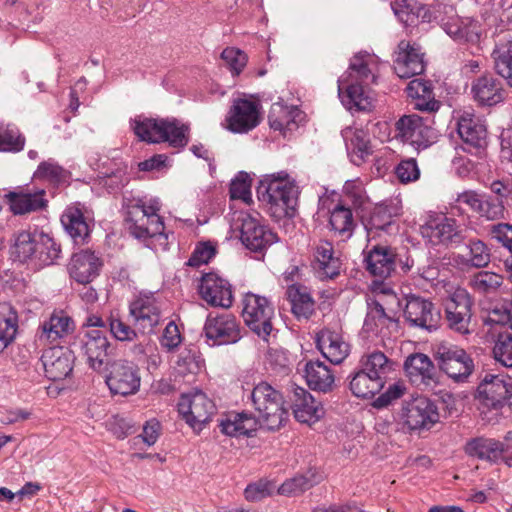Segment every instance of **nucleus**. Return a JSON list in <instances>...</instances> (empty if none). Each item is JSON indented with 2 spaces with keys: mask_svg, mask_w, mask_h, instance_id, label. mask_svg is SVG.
Returning a JSON list of instances; mask_svg holds the SVG:
<instances>
[{
  "mask_svg": "<svg viewBox=\"0 0 512 512\" xmlns=\"http://www.w3.org/2000/svg\"><path fill=\"white\" fill-rule=\"evenodd\" d=\"M505 207L501 199H494L490 196H483L482 204L478 215L487 220L504 218Z\"/></svg>",
  "mask_w": 512,
  "mask_h": 512,
  "instance_id": "60",
  "label": "nucleus"
},
{
  "mask_svg": "<svg viewBox=\"0 0 512 512\" xmlns=\"http://www.w3.org/2000/svg\"><path fill=\"white\" fill-rule=\"evenodd\" d=\"M102 262L90 250H81L74 253L68 266L71 278L80 284H89L99 274Z\"/></svg>",
  "mask_w": 512,
  "mask_h": 512,
  "instance_id": "28",
  "label": "nucleus"
},
{
  "mask_svg": "<svg viewBox=\"0 0 512 512\" xmlns=\"http://www.w3.org/2000/svg\"><path fill=\"white\" fill-rule=\"evenodd\" d=\"M135 135L148 143L168 142L174 148H184L188 142V126L177 119H154L138 116L131 121Z\"/></svg>",
  "mask_w": 512,
  "mask_h": 512,
  "instance_id": "3",
  "label": "nucleus"
},
{
  "mask_svg": "<svg viewBox=\"0 0 512 512\" xmlns=\"http://www.w3.org/2000/svg\"><path fill=\"white\" fill-rule=\"evenodd\" d=\"M376 68L377 63L374 55L367 52H359L351 58L347 75L339 80H344L345 83L370 85L376 80Z\"/></svg>",
  "mask_w": 512,
  "mask_h": 512,
  "instance_id": "31",
  "label": "nucleus"
},
{
  "mask_svg": "<svg viewBox=\"0 0 512 512\" xmlns=\"http://www.w3.org/2000/svg\"><path fill=\"white\" fill-rule=\"evenodd\" d=\"M316 342L322 355L333 364H340L349 355V344L341 334L330 329L320 331Z\"/></svg>",
  "mask_w": 512,
  "mask_h": 512,
  "instance_id": "33",
  "label": "nucleus"
},
{
  "mask_svg": "<svg viewBox=\"0 0 512 512\" xmlns=\"http://www.w3.org/2000/svg\"><path fill=\"white\" fill-rule=\"evenodd\" d=\"M311 266L320 279H333L340 274L341 260L335 255L333 244L327 240L311 244Z\"/></svg>",
  "mask_w": 512,
  "mask_h": 512,
  "instance_id": "21",
  "label": "nucleus"
},
{
  "mask_svg": "<svg viewBox=\"0 0 512 512\" xmlns=\"http://www.w3.org/2000/svg\"><path fill=\"white\" fill-rule=\"evenodd\" d=\"M74 329L73 320L64 313H54L42 324L39 334L40 340L56 342L68 335Z\"/></svg>",
  "mask_w": 512,
  "mask_h": 512,
  "instance_id": "46",
  "label": "nucleus"
},
{
  "mask_svg": "<svg viewBox=\"0 0 512 512\" xmlns=\"http://www.w3.org/2000/svg\"><path fill=\"white\" fill-rule=\"evenodd\" d=\"M25 138L14 126L0 124V150L19 152L24 148Z\"/></svg>",
  "mask_w": 512,
  "mask_h": 512,
  "instance_id": "58",
  "label": "nucleus"
},
{
  "mask_svg": "<svg viewBox=\"0 0 512 512\" xmlns=\"http://www.w3.org/2000/svg\"><path fill=\"white\" fill-rule=\"evenodd\" d=\"M421 233L433 244H460L464 239L455 221L448 218L427 223L421 228Z\"/></svg>",
  "mask_w": 512,
  "mask_h": 512,
  "instance_id": "36",
  "label": "nucleus"
},
{
  "mask_svg": "<svg viewBox=\"0 0 512 512\" xmlns=\"http://www.w3.org/2000/svg\"><path fill=\"white\" fill-rule=\"evenodd\" d=\"M432 122L431 117L424 118L417 114L404 115L396 122L397 137L417 150L425 149L437 138V132L431 126Z\"/></svg>",
  "mask_w": 512,
  "mask_h": 512,
  "instance_id": "8",
  "label": "nucleus"
},
{
  "mask_svg": "<svg viewBox=\"0 0 512 512\" xmlns=\"http://www.w3.org/2000/svg\"><path fill=\"white\" fill-rule=\"evenodd\" d=\"M130 315L142 333L150 334L160 322V306L153 295H141L131 303Z\"/></svg>",
  "mask_w": 512,
  "mask_h": 512,
  "instance_id": "25",
  "label": "nucleus"
},
{
  "mask_svg": "<svg viewBox=\"0 0 512 512\" xmlns=\"http://www.w3.org/2000/svg\"><path fill=\"white\" fill-rule=\"evenodd\" d=\"M221 58L234 75H239L247 62V56L239 49L228 47L221 53Z\"/></svg>",
  "mask_w": 512,
  "mask_h": 512,
  "instance_id": "63",
  "label": "nucleus"
},
{
  "mask_svg": "<svg viewBox=\"0 0 512 512\" xmlns=\"http://www.w3.org/2000/svg\"><path fill=\"white\" fill-rule=\"evenodd\" d=\"M435 358L439 368L455 381H465L474 370V362L461 347L449 343L437 346Z\"/></svg>",
  "mask_w": 512,
  "mask_h": 512,
  "instance_id": "11",
  "label": "nucleus"
},
{
  "mask_svg": "<svg viewBox=\"0 0 512 512\" xmlns=\"http://www.w3.org/2000/svg\"><path fill=\"white\" fill-rule=\"evenodd\" d=\"M105 371H108L106 384L111 393L127 396L138 392L141 377L135 363L125 359L114 360L108 363Z\"/></svg>",
  "mask_w": 512,
  "mask_h": 512,
  "instance_id": "13",
  "label": "nucleus"
},
{
  "mask_svg": "<svg viewBox=\"0 0 512 512\" xmlns=\"http://www.w3.org/2000/svg\"><path fill=\"white\" fill-rule=\"evenodd\" d=\"M492 57L496 72L512 87V41L507 45L496 48Z\"/></svg>",
  "mask_w": 512,
  "mask_h": 512,
  "instance_id": "56",
  "label": "nucleus"
},
{
  "mask_svg": "<svg viewBox=\"0 0 512 512\" xmlns=\"http://www.w3.org/2000/svg\"><path fill=\"white\" fill-rule=\"evenodd\" d=\"M161 204L157 198L124 196L125 223L131 236L147 240L163 234L164 222L159 216Z\"/></svg>",
  "mask_w": 512,
  "mask_h": 512,
  "instance_id": "2",
  "label": "nucleus"
},
{
  "mask_svg": "<svg viewBox=\"0 0 512 512\" xmlns=\"http://www.w3.org/2000/svg\"><path fill=\"white\" fill-rule=\"evenodd\" d=\"M73 345L86 358L88 366L93 371L102 373L106 370L110 343L105 330H80Z\"/></svg>",
  "mask_w": 512,
  "mask_h": 512,
  "instance_id": "5",
  "label": "nucleus"
},
{
  "mask_svg": "<svg viewBox=\"0 0 512 512\" xmlns=\"http://www.w3.org/2000/svg\"><path fill=\"white\" fill-rule=\"evenodd\" d=\"M242 317L254 333L266 338L272 331L274 307L266 297L248 292L243 298Z\"/></svg>",
  "mask_w": 512,
  "mask_h": 512,
  "instance_id": "7",
  "label": "nucleus"
},
{
  "mask_svg": "<svg viewBox=\"0 0 512 512\" xmlns=\"http://www.w3.org/2000/svg\"><path fill=\"white\" fill-rule=\"evenodd\" d=\"M478 398L483 407L499 411L510 405L512 392L503 376L486 373L477 388Z\"/></svg>",
  "mask_w": 512,
  "mask_h": 512,
  "instance_id": "19",
  "label": "nucleus"
},
{
  "mask_svg": "<svg viewBox=\"0 0 512 512\" xmlns=\"http://www.w3.org/2000/svg\"><path fill=\"white\" fill-rule=\"evenodd\" d=\"M393 63L395 73L403 79L420 75L425 70L423 54L406 40L399 42Z\"/></svg>",
  "mask_w": 512,
  "mask_h": 512,
  "instance_id": "24",
  "label": "nucleus"
},
{
  "mask_svg": "<svg viewBox=\"0 0 512 512\" xmlns=\"http://www.w3.org/2000/svg\"><path fill=\"white\" fill-rule=\"evenodd\" d=\"M360 368L384 384L387 375L393 370V362L384 353L374 351L361 357Z\"/></svg>",
  "mask_w": 512,
  "mask_h": 512,
  "instance_id": "49",
  "label": "nucleus"
},
{
  "mask_svg": "<svg viewBox=\"0 0 512 512\" xmlns=\"http://www.w3.org/2000/svg\"><path fill=\"white\" fill-rule=\"evenodd\" d=\"M436 23L443 31L458 43L477 42L479 34L477 24L470 18H462L451 5L438 4Z\"/></svg>",
  "mask_w": 512,
  "mask_h": 512,
  "instance_id": "10",
  "label": "nucleus"
},
{
  "mask_svg": "<svg viewBox=\"0 0 512 512\" xmlns=\"http://www.w3.org/2000/svg\"><path fill=\"white\" fill-rule=\"evenodd\" d=\"M496 361L505 367H512V334H499L493 347Z\"/></svg>",
  "mask_w": 512,
  "mask_h": 512,
  "instance_id": "59",
  "label": "nucleus"
},
{
  "mask_svg": "<svg viewBox=\"0 0 512 512\" xmlns=\"http://www.w3.org/2000/svg\"><path fill=\"white\" fill-rule=\"evenodd\" d=\"M126 169L127 166L121 161L113 162L112 168L103 167L100 171L103 185L113 192L119 190L126 181Z\"/></svg>",
  "mask_w": 512,
  "mask_h": 512,
  "instance_id": "57",
  "label": "nucleus"
},
{
  "mask_svg": "<svg viewBox=\"0 0 512 512\" xmlns=\"http://www.w3.org/2000/svg\"><path fill=\"white\" fill-rule=\"evenodd\" d=\"M305 378L307 385L315 391L328 392L334 385V375L323 362L309 361L305 364Z\"/></svg>",
  "mask_w": 512,
  "mask_h": 512,
  "instance_id": "43",
  "label": "nucleus"
},
{
  "mask_svg": "<svg viewBox=\"0 0 512 512\" xmlns=\"http://www.w3.org/2000/svg\"><path fill=\"white\" fill-rule=\"evenodd\" d=\"M401 214V207L397 203H382L376 205L369 214V217L363 222L368 233L378 234L383 231L392 233L397 231L396 219Z\"/></svg>",
  "mask_w": 512,
  "mask_h": 512,
  "instance_id": "27",
  "label": "nucleus"
},
{
  "mask_svg": "<svg viewBox=\"0 0 512 512\" xmlns=\"http://www.w3.org/2000/svg\"><path fill=\"white\" fill-rule=\"evenodd\" d=\"M240 221V240L251 252H263L272 244L277 242V235L261 220L248 213H242Z\"/></svg>",
  "mask_w": 512,
  "mask_h": 512,
  "instance_id": "15",
  "label": "nucleus"
},
{
  "mask_svg": "<svg viewBox=\"0 0 512 512\" xmlns=\"http://www.w3.org/2000/svg\"><path fill=\"white\" fill-rule=\"evenodd\" d=\"M366 270L374 277L387 279L396 273V249L388 245H374L365 256Z\"/></svg>",
  "mask_w": 512,
  "mask_h": 512,
  "instance_id": "23",
  "label": "nucleus"
},
{
  "mask_svg": "<svg viewBox=\"0 0 512 512\" xmlns=\"http://www.w3.org/2000/svg\"><path fill=\"white\" fill-rule=\"evenodd\" d=\"M403 314L411 327H417L429 332L437 329L439 311L434 304L419 295H404Z\"/></svg>",
  "mask_w": 512,
  "mask_h": 512,
  "instance_id": "17",
  "label": "nucleus"
},
{
  "mask_svg": "<svg viewBox=\"0 0 512 512\" xmlns=\"http://www.w3.org/2000/svg\"><path fill=\"white\" fill-rule=\"evenodd\" d=\"M204 334L211 345L234 344L241 339L240 323L236 317L230 313H221L208 315L204 328Z\"/></svg>",
  "mask_w": 512,
  "mask_h": 512,
  "instance_id": "16",
  "label": "nucleus"
},
{
  "mask_svg": "<svg viewBox=\"0 0 512 512\" xmlns=\"http://www.w3.org/2000/svg\"><path fill=\"white\" fill-rule=\"evenodd\" d=\"M257 195L275 220L294 217L299 189L295 182L289 179L286 172L281 171L261 180L257 188Z\"/></svg>",
  "mask_w": 512,
  "mask_h": 512,
  "instance_id": "1",
  "label": "nucleus"
},
{
  "mask_svg": "<svg viewBox=\"0 0 512 512\" xmlns=\"http://www.w3.org/2000/svg\"><path fill=\"white\" fill-rule=\"evenodd\" d=\"M401 423L408 431L429 430L439 420V413L433 401L418 396L404 402L399 413Z\"/></svg>",
  "mask_w": 512,
  "mask_h": 512,
  "instance_id": "9",
  "label": "nucleus"
},
{
  "mask_svg": "<svg viewBox=\"0 0 512 512\" xmlns=\"http://www.w3.org/2000/svg\"><path fill=\"white\" fill-rule=\"evenodd\" d=\"M61 223L75 244H84L89 237V225L79 208H66L61 216Z\"/></svg>",
  "mask_w": 512,
  "mask_h": 512,
  "instance_id": "44",
  "label": "nucleus"
},
{
  "mask_svg": "<svg viewBox=\"0 0 512 512\" xmlns=\"http://www.w3.org/2000/svg\"><path fill=\"white\" fill-rule=\"evenodd\" d=\"M486 325H508L512 329V304H502L489 311L484 320Z\"/></svg>",
  "mask_w": 512,
  "mask_h": 512,
  "instance_id": "62",
  "label": "nucleus"
},
{
  "mask_svg": "<svg viewBox=\"0 0 512 512\" xmlns=\"http://www.w3.org/2000/svg\"><path fill=\"white\" fill-rule=\"evenodd\" d=\"M507 449L502 442L483 437L470 440L465 447L468 455L494 463L503 460V451Z\"/></svg>",
  "mask_w": 512,
  "mask_h": 512,
  "instance_id": "41",
  "label": "nucleus"
},
{
  "mask_svg": "<svg viewBox=\"0 0 512 512\" xmlns=\"http://www.w3.org/2000/svg\"><path fill=\"white\" fill-rule=\"evenodd\" d=\"M178 411L193 430L201 431L211 420L216 406L204 392L195 390L181 396Z\"/></svg>",
  "mask_w": 512,
  "mask_h": 512,
  "instance_id": "12",
  "label": "nucleus"
},
{
  "mask_svg": "<svg viewBox=\"0 0 512 512\" xmlns=\"http://www.w3.org/2000/svg\"><path fill=\"white\" fill-rule=\"evenodd\" d=\"M260 105L250 99H236L227 117V128L234 133H246L260 123Z\"/></svg>",
  "mask_w": 512,
  "mask_h": 512,
  "instance_id": "20",
  "label": "nucleus"
},
{
  "mask_svg": "<svg viewBox=\"0 0 512 512\" xmlns=\"http://www.w3.org/2000/svg\"><path fill=\"white\" fill-rule=\"evenodd\" d=\"M316 474L311 470L305 474L296 475L286 480L278 488V493L285 496H295L303 493L318 483Z\"/></svg>",
  "mask_w": 512,
  "mask_h": 512,
  "instance_id": "53",
  "label": "nucleus"
},
{
  "mask_svg": "<svg viewBox=\"0 0 512 512\" xmlns=\"http://www.w3.org/2000/svg\"><path fill=\"white\" fill-rule=\"evenodd\" d=\"M343 136L351 162L360 166L373 153L369 134L362 129L348 128Z\"/></svg>",
  "mask_w": 512,
  "mask_h": 512,
  "instance_id": "39",
  "label": "nucleus"
},
{
  "mask_svg": "<svg viewBox=\"0 0 512 512\" xmlns=\"http://www.w3.org/2000/svg\"><path fill=\"white\" fill-rule=\"evenodd\" d=\"M199 292L203 300L212 306L228 308L232 305L233 294L230 283L214 273L201 279Z\"/></svg>",
  "mask_w": 512,
  "mask_h": 512,
  "instance_id": "26",
  "label": "nucleus"
},
{
  "mask_svg": "<svg viewBox=\"0 0 512 512\" xmlns=\"http://www.w3.org/2000/svg\"><path fill=\"white\" fill-rule=\"evenodd\" d=\"M457 258L459 263L466 267L484 268L491 261V253L482 240L474 238L464 244L463 251Z\"/></svg>",
  "mask_w": 512,
  "mask_h": 512,
  "instance_id": "42",
  "label": "nucleus"
},
{
  "mask_svg": "<svg viewBox=\"0 0 512 512\" xmlns=\"http://www.w3.org/2000/svg\"><path fill=\"white\" fill-rule=\"evenodd\" d=\"M302 112L294 106H286L281 103H274L271 106L268 120L272 129L278 131H292L297 127L298 119Z\"/></svg>",
  "mask_w": 512,
  "mask_h": 512,
  "instance_id": "45",
  "label": "nucleus"
},
{
  "mask_svg": "<svg viewBox=\"0 0 512 512\" xmlns=\"http://www.w3.org/2000/svg\"><path fill=\"white\" fill-rule=\"evenodd\" d=\"M404 370L410 381L417 385L429 386L435 382L436 368L426 354H410L405 359Z\"/></svg>",
  "mask_w": 512,
  "mask_h": 512,
  "instance_id": "34",
  "label": "nucleus"
},
{
  "mask_svg": "<svg viewBox=\"0 0 512 512\" xmlns=\"http://www.w3.org/2000/svg\"><path fill=\"white\" fill-rule=\"evenodd\" d=\"M329 223L335 232L346 237L352 235L355 227L351 209L342 204L336 205L331 211Z\"/></svg>",
  "mask_w": 512,
  "mask_h": 512,
  "instance_id": "54",
  "label": "nucleus"
},
{
  "mask_svg": "<svg viewBox=\"0 0 512 512\" xmlns=\"http://www.w3.org/2000/svg\"><path fill=\"white\" fill-rule=\"evenodd\" d=\"M40 232L21 230L13 234L10 253L14 260L25 263L36 258Z\"/></svg>",
  "mask_w": 512,
  "mask_h": 512,
  "instance_id": "40",
  "label": "nucleus"
},
{
  "mask_svg": "<svg viewBox=\"0 0 512 512\" xmlns=\"http://www.w3.org/2000/svg\"><path fill=\"white\" fill-rule=\"evenodd\" d=\"M17 314L11 307L0 309V353L3 352L15 339L17 332Z\"/></svg>",
  "mask_w": 512,
  "mask_h": 512,
  "instance_id": "51",
  "label": "nucleus"
},
{
  "mask_svg": "<svg viewBox=\"0 0 512 512\" xmlns=\"http://www.w3.org/2000/svg\"><path fill=\"white\" fill-rule=\"evenodd\" d=\"M33 177L36 180L48 182L53 186H59L68 182L70 172L56 160L49 158L38 165Z\"/></svg>",
  "mask_w": 512,
  "mask_h": 512,
  "instance_id": "50",
  "label": "nucleus"
},
{
  "mask_svg": "<svg viewBox=\"0 0 512 512\" xmlns=\"http://www.w3.org/2000/svg\"><path fill=\"white\" fill-rule=\"evenodd\" d=\"M457 132L463 141L464 152L481 157L487 147V130L472 113L464 112L457 119Z\"/></svg>",
  "mask_w": 512,
  "mask_h": 512,
  "instance_id": "18",
  "label": "nucleus"
},
{
  "mask_svg": "<svg viewBox=\"0 0 512 512\" xmlns=\"http://www.w3.org/2000/svg\"><path fill=\"white\" fill-rule=\"evenodd\" d=\"M232 199H240L244 202L251 200L250 179L247 173L240 172L234 180H232L229 189Z\"/></svg>",
  "mask_w": 512,
  "mask_h": 512,
  "instance_id": "61",
  "label": "nucleus"
},
{
  "mask_svg": "<svg viewBox=\"0 0 512 512\" xmlns=\"http://www.w3.org/2000/svg\"><path fill=\"white\" fill-rule=\"evenodd\" d=\"M35 260L43 266L52 265L60 258V245L48 234L40 232Z\"/></svg>",
  "mask_w": 512,
  "mask_h": 512,
  "instance_id": "52",
  "label": "nucleus"
},
{
  "mask_svg": "<svg viewBox=\"0 0 512 512\" xmlns=\"http://www.w3.org/2000/svg\"><path fill=\"white\" fill-rule=\"evenodd\" d=\"M287 298L291 303L292 313L297 318L308 319L314 312V300L307 287L293 284L287 288Z\"/></svg>",
  "mask_w": 512,
  "mask_h": 512,
  "instance_id": "47",
  "label": "nucleus"
},
{
  "mask_svg": "<svg viewBox=\"0 0 512 512\" xmlns=\"http://www.w3.org/2000/svg\"><path fill=\"white\" fill-rule=\"evenodd\" d=\"M291 401L294 416L301 423H315L324 413L322 405L304 388L294 387Z\"/></svg>",
  "mask_w": 512,
  "mask_h": 512,
  "instance_id": "30",
  "label": "nucleus"
},
{
  "mask_svg": "<svg viewBox=\"0 0 512 512\" xmlns=\"http://www.w3.org/2000/svg\"><path fill=\"white\" fill-rule=\"evenodd\" d=\"M395 174L401 183L416 181L420 176L417 161L414 158L402 160L396 166Z\"/></svg>",
  "mask_w": 512,
  "mask_h": 512,
  "instance_id": "64",
  "label": "nucleus"
},
{
  "mask_svg": "<svg viewBox=\"0 0 512 512\" xmlns=\"http://www.w3.org/2000/svg\"><path fill=\"white\" fill-rule=\"evenodd\" d=\"M472 306L473 299L467 290L455 289L444 304V320L447 327L460 335L471 334Z\"/></svg>",
  "mask_w": 512,
  "mask_h": 512,
  "instance_id": "6",
  "label": "nucleus"
},
{
  "mask_svg": "<svg viewBox=\"0 0 512 512\" xmlns=\"http://www.w3.org/2000/svg\"><path fill=\"white\" fill-rule=\"evenodd\" d=\"M471 93L474 100L483 106H494L504 100L502 81L493 74H484L472 81Z\"/></svg>",
  "mask_w": 512,
  "mask_h": 512,
  "instance_id": "29",
  "label": "nucleus"
},
{
  "mask_svg": "<svg viewBox=\"0 0 512 512\" xmlns=\"http://www.w3.org/2000/svg\"><path fill=\"white\" fill-rule=\"evenodd\" d=\"M74 359L73 352L62 346L44 350L41 362L46 377L52 381L64 380L73 370Z\"/></svg>",
  "mask_w": 512,
  "mask_h": 512,
  "instance_id": "22",
  "label": "nucleus"
},
{
  "mask_svg": "<svg viewBox=\"0 0 512 512\" xmlns=\"http://www.w3.org/2000/svg\"><path fill=\"white\" fill-rule=\"evenodd\" d=\"M383 293L386 294L384 303L387 308L378 301L372 304L364 321V328L368 332L377 334L382 333V329L384 327L388 328L389 325L396 327L398 322L397 312L404 308V296L399 298L390 288L384 289Z\"/></svg>",
  "mask_w": 512,
  "mask_h": 512,
  "instance_id": "14",
  "label": "nucleus"
},
{
  "mask_svg": "<svg viewBox=\"0 0 512 512\" xmlns=\"http://www.w3.org/2000/svg\"><path fill=\"white\" fill-rule=\"evenodd\" d=\"M406 92L416 110L431 114L437 112L441 106V103L435 99L432 83L428 80L422 78L411 80L406 87Z\"/></svg>",
  "mask_w": 512,
  "mask_h": 512,
  "instance_id": "35",
  "label": "nucleus"
},
{
  "mask_svg": "<svg viewBox=\"0 0 512 512\" xmlns=\"http://www.w3.org/2000/svg\"><path fill=\"white\" fill-rule=\"evenodd\" d=\"M368 85L360 83H345L338 80V93L342 104L350 111H369L372 108V98L366 89Z\"/></svg>",
  "mask_w": 512,
  "mask_h": 512,
  "instance_id": "37",
  "label": "nucleus"
},
{
  "mask_svg": "<svg viewBox=\"0 0 512 512\" xmlns=\"http://www.w3.org/2000/svg\"><path fill=\"white\" fill-rule=\"evenodd\" d=\"M503 282L501 275L490 271H479L469 280L470 287L477 293H494Z\"/></svg>",
  "mask_w": 512,
  "mask_h": 512,
  "instance_id": "55",
  "label": "nucleus"
},
{
  "mask_svg": "<svg viewBox=\"0 0 512 512\" xmlns=\"http://www.w3.org/2000/svg\"><path fill=\"white\" fill-rule=\"evenodd\" d=\"M10 210L14 215H24L40 211L47 207L48 201L45 199V190L39 189L30 191H11L5 195Z\"/></svg>",
  "mask_w": 512,
  "mask_h": 512,
  "instance_id": "32",
  "label": "nucleus"
},
{
  "mask_svg": "<svg viewBox=\"0 0 512 512\" xmlns=\"http://www.w3.org/2000/svg\"><path fill=\"white\" fill-rule=\"evenodd\" d=\"M259 421L247 412H231L220 420L219 428L225 435L231 437L251 436L257 430Z\"/></svg>",
  "mask_w": 512,
  "mask_h": 512,
  "instance_id": "38",
  "label": "nucleus"
},
{
  "mask_svg": "<svg viewBox=\"0 0 512 512\" xmlns=\"http://www.w3.org/2000/svg\"><path fill=\"white\" fill-rule=\"evenodd\" d=\"M250 399L258 413L256 419L261 427L276 430L287 419L288 409L282 393L268 382L261 381L256 384L250 393Z\"/></svg>",
  "mask_w": 512,
  "mask_h": 512,
  "instance_id": "4",
  "label": "nucleus"
},
{
  "mask_svg": "<svg viewBox=\"0 0 512 512\" xmlns=\"http://www.w3.org/2000/svg\"><path fill=\"white\" fill-rule=\"evenodd\" d=\"M384 384L363 369L354 373L350 380V390L358 398H372L381 391Z\"/></svg>",
  "mask_w": 512,
  "mask_h": 512,
  "instance_id": "48",
  "label": "nucleus"
}]
</instances>
